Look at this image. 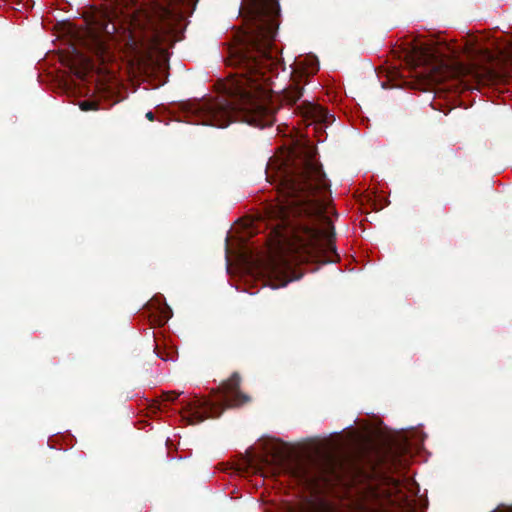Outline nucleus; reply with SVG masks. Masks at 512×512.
<instances>
[{
	"mask_svg": "<svg viewBox=\"0 0 512 512\" xmlns=\"http://www.w3.org/2000/svg\"><path fill=\"white\" fill-rule=\"evenodd\" d=\"M245 9L248 28L228 47L226 64L236 69L228 93L190 104L186 114L191 123L224 128L233 121L256 127L275 121L264 96L278 64L273 42L280 6L278 0H248Z\"/></svg>",
	"mask_w": 512,
	"mask_h": 512,
	"instance_id": "obj_1",
	"label": "nucleus"
},
{
	"mask_svg": "<svg viewBox=\"0 0 512 512\" xmlns=\"http://www.w3.org/2000/svg\"><path fill=\"white\" fill-rule=\"evenodd\" d=\"M266 179L277 188L278 203L270 214L281 241L288 242L299 263H330L338 255L334 227L326 215L329 181L310 144L291 149L284 159H270Z\"/></svg>",
	"mask_w": 512,
	"mask_h": 512,
	"instance_id": "obj_2",
	"label": "nucleus"
},
{
	"mask_svg": "<svg viewBox=\"0 0 512 512\" xmlns=\"http://www.w3.org/2000/svg\"><path fill=\"white\" fill-rule=\"evenodd\" d=\"M467 56L470 59L469 64L456 61V52L452 51V55L446 54L441 48H433L430 46H415L409 53L408 64L415 71L416 76L426 80L429 84H441L448 81L445 88L451 89L456 83L463 85L464 89H472L470 81L477 85L490 84L497 80V72L487 66L477 63L476 58L479 56L486 62L493 60V55L483 48H467Z\"/></svg>",
	"mask_w": 512,
	"mask_h": 512,
	"instance_id": "obj_3",
	"label": "nucleus"
},
{
	"mask_svg": "<svg viewBox=\"0 0 512 512\" xmlns=\"http://www.w3.org/2000/svg\"><path fill=\"white\" fill-rule=\"evenodd\" d=\"M240 382V375L234 372L218 387L216 400L195 398L182 402L183 409L188 414L184 419L190 425L199 424L208 418L220 417L226 408L239 407L250 402V397L240 391Z\"/></svg>",
	"mask_w": 512,
	"mask_h": 512,
	"instance_id": "obj_4",
	"label": "nucleus"
},
{
	"mask_svg": "<svg viewBox=\"0 0 512 512\" xmlns=\"http://www.w3.org/2000/svg\"><path fill=\"white\" fill-rule=\"evenodd\" d=\"M268 469L273 475L288 474L300 482L313 483L316 481H329L339 478L342 469L341 461L333 455L326 454L318 459H312L309 463L289 462L286 456H281L276 463Z\"/></svg>",
	"mask_w": 512,
	"mask_h": 512,
	"instance_id": "obj_5",
	"label": "nucleus"
},
{
	"mask_svg": "<svg viewBox=\"0 0 512 512\" xmlns=\"http://www.w3.org/2000/svg\"><path fill=\"white\" fill-rule=\"evenodd\" d=\"M409 445L407 441H393L376 452V464L388 471L405 466Z\"/></svg>",
	"mask_w": 512,
	"mask_h": 512,
	"instance_id": "obj_6",
	"label": "nucleus"
},
{
	"mask_svg": "<svg viewBox=\"0 0 512 512\" xmlns=\"http://www.w3.org/2000/svg\"><path fill=\"white\" fill-rule=\"evenodd\" d=\"M89 32L95 40L100 41L101 37L112 38L118 31V16L116 10L108 8L96 10L88 22Z\"/></svg>",
	"mask_w": 512,
	"mask_h": 512,
	"instance_id": "obj_7",
	"label": "nucleus"
},
{
	"mask_svg": "<svg viewBox=\"0 0 512 512\" xmlns=\"http://www.w3.org/2000/svg\"><path fill=\"white\" fill-rule=\"evenodd\" d=\"M306 75L302 72L293 71L291 83L282 91V99L287 104H296L303 95V80Z\"/></svg>",
	"mask_w": 512,
	"mask_h": 512,
	"instance_id": "obj_8",
	"label": "nucleus"
},
{
	"mask_svg": "<svg viewBox=\"0 0 512 512\" xmlns=\"http://www.w3.org/2000/svg\"><path fill=\"white\" fill-rule=\"evenodd\" d=\"M297 110L308 119H312L315 122L328 123L332 116H329L328 111L320 105L314 104L309 101H304L300 106H297Z\"/></svg>",
	"mask_w": 512,
	"mask_h": 512,
	"instance_id": "obj_9",
	"label": "nucleus"
},
{
	"mask_svg": "<svg viewBox=\"0 0 512 512\" xmlns=\"http://www.w3.org/2000/svg\"><path fill=\"white\" fill-rule=\"evenodd\" d=\"M286 512H338L337 509L325 502L310 503L309 505L288 506Z\"/></svg>",
	"mask_w": 512,
	"mask_h": 512,
	"instance_id": "obj_10",
	"label": "nucleus"
},
{
	"mask_svg": "<svg viewBox=\"0 0 512 512\" xmlns=\"http://www.w3.org/2000/svg\"><path fill=\"white\" fill-rule=\"evenodd\" d=\"M154 351L164 361H175L177 359V352L174 347L165 346L162 349L157 341H155Z\"/></svg>",
	"mask_w": 512,
	"mask_h": 512,
	"instance_id": "obj_11",
	"label": "nucleus"
},
{
	"mask_svg": "<svg viewBox=\"0 0 512 512\" xmlns=\"http://www.w3.org/2000/svg\"><path fill=\"white\" fill-rule=\"evenodd\" d=\"M281 266H283L284 268H288L287 261L285 259H283L282 257H279L278 259L272 258L269 261V269H270L271 274L276 275L279 272Z\"/></svg>",
	"mask_w": 512,
	"mask_h": 512,
	"instance_id": "obj_12",
	"label": "nucleus"
},
{
	"mask_svg": "<svg viewBox=\"0 0 512 512\" xmlns=\"http://www.w3.org/2000/svg\"><path fill=\"white\" fill-rule=\"evenodd\" d=\"M79 108L82 111H96L99 109V103L94 100H83L79 103Z\"/></svg>",
	"mask_w": 512,
	"mask_h": 512,
	"instance_id": "obj_13",
	"label": "nucleus"
},
{
	"mask_svg": "<svg viewBox=\"0 0 512 512\" xmlns=\"http://www.w3.org/2000/svg\"><path fill=\"white\" fill-rule=\"evenodd\" d=\"M182 392H176V391H166L162 393V400L165 402H174Z\"/></svg>",
	"mask_w": 512,
	"mask_h": 512,
	"instance_id": "obj_14",
	"label": "nucleus"
},
{
	"mask_svg": "<svg viewBox=\"0 0 512 512\" xmlns=\"http://www.w3.org/2000/svg\"><path fill=\"white\" fill-rule=\"evenodd\" d=\"M146 118L149 120V121H153L155 119V115L152 111H149L146 113Z\"/></svg>",
	"mask_w": 512,
	"mask_h": 512,
	"instance_id": "obj_15",
	"label": "nucleus"
},
{
	"mask_svg": "<svg viewBox=\"0 0 512 512\" xmlns=\"http://www.w3.org/2000/svg\"><path fill=\"white\" fill-rule=\"evenodd\" d=\"M170 12L168 11V9L166 8H163V14L164 16H167Z\"/></svg>",
	"mask_w": 512,
	"mask_h": 512,
	"instance_id": "obj_16",
	"label": "nucleus"
},
{
	"mask_svg": "<svg viewBox=\"0 0 512 512\" xmlns=\"http://www.w3.org/2000/svg\"><path fill=\"white\" fill-rule=\"evenodd\" d=\"M289 281H290V280H284V281H282L281 286H285Z\"/></svg>",
	"mask_w": 512,
	"mask_h": 512,
	"instance_id": "obj_17",
	"label": "nucleus"
}]
</instances>
